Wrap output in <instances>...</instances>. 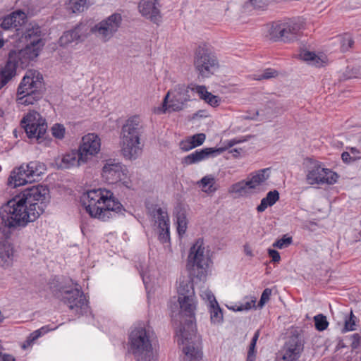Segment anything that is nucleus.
Here are the masks:
<instances>
[{
  "label": "nucleus",
  "instance_id": "423d86ee",
  "mask_svg": "<svg viewBox=\"0 0 361 361\" xmlns=\"http://www.w3.org/2000/svg\"><path fill=\"white\" fill-rule=\"evenodd\" d=\"M210 259L202 239L199 238L190 247L187 259L186 269L192 280L206 279Z\"/></svg>",
  "mask_w": 361,
  "mask_h": 361
},
{
  "label": "nucleus",
  "instance_id": "58836bf2",
  "mask_svg": "<svg viewBox=\"0 0 361 361\" xmlns=\"http://www.w3.org/2000/svg\"><path fill=\"white\" fill-rule=\"evenodd\" d=\"M278 75V71L272 68H267L260 73L255 75V79L257 80H268L275 78Z\"/></svg>",
  "mask_w": 361,
  "mask_h": 361
},
{
  "label": "nucleus",
  "instance_id": "2eb2a0df",
  "mask_svg": "<svg viewBox=\"0 0 361 361\" xmlns=\"http://www.w3.org/2000/svg\"><path fill=\"white\" fill-rule=\"evenodd\" d=\"M21 126L24 128L27 136L30 139L39 140L43 138L47 129L46 120L37 111H30L27 114L21 121Z\"/></svg>",
  "mask_w": 361,
  "mask_h": 361
},
{
  "label": "nucleus",
  "instance_id": "f257e3e1",
  "mask_svg": "<svg viewBox=\"0 0 361 361\" xmlns=\"http://www.w3.org/2000/svg\"><path fill=\"white\" fill-rule=\"evenodd\" d=\"M49 192L46 185L26 188L1 207L0 217L12 230L25 227L44 212Z\"/></svg>",
  "mask_w": 361,
  "mask_h": 361
},
{
  "label": "nucleus",
  "instance_id": "bf43d9fd",
  "mask_svg": "<svg viewBox=\"0 0 361 361\" xmlns=\"http://www.w3.org/2000/svg\"><path fill=\"white\" fill-rule=\"evenodd\" d=\"M341 159L343 161L345 164H350L351 162L355 161L354 160H353V157L348 152H343L341 154Z\"/></svg>",
  "mask_w": 361,
  "mask_h": 361
},
{
  "label": "nucleus",
  "instance_id": "aec40b11",
  "mask_svg": "<svg viewBox=\"0 0 361 361\" xmlns=\"http://www.w3.org/2000/svg\"><path fill=\"white\" fill-rule=\"evenodd\" d=\"M160 8L159 0H140L138 4L140 14L156 24L161 20Z\"/></svg>",
  "mask_w": 361,
  "mask_h": 361
},
{
  "label": "nucleus",
  "instance_id": "f704fd0d",
  "mask_svg": "<svg viewBox=\"0 0 361 361\" xmlns=\"http://www.w3.org/2000/svg\"><path fill=\"white\" fill-rule=\"evenodd\" d=\"M322 173V176H324L322 180H324V182H322V184L326 183L329 185H332L336 183L338 178V176L336 172L331 171V169L324 168V172Z\"/></svg>",
  "mask_w": 361,
  "mask_h": 361
},
{
  "label": "nucleus",
  "instance_id": "1a4fd4ad",
  "mask_svg": "<svg viewBox=\"0 0 361 361\" xmlns=\"http://www.w3.org/2000/svg\"><path fill=\"white\" fill-rule=\"evenodd\" d=\"M46 170L45 164L39 161L23 164L12 171L8 178V185L17 188L32 183L35 181Z\"/></svg>",
  "mask_w": 361,
  "mask_h": 361
},
{
  "label": "nucleus",
  "instance_id": "052dcab7",
  "mask_svg": "<svg viewBox=\"0 0 361 361\" xmlns=\"http://www.w3.org/2000/svg\"><path fill=\"white\" fill-rule=\"evenodd\" d=\"M56 329V327L51 328L49 325L44 326L40 329H37V331H40V337L46 334L47 333L54 331Z\"/></svg>",
  "mask_w": 361,
  "mask_h": 361
},
{
  "label": "nucleus",
  "instance_id": "c756f323",
  "mask_svg": "<svg viewBox=\"0 0 361 361\" xmlns=\"http://www.w3.org/2000/svg\"><path fill=\"white\" fill-rule=\"evenodd\" d=\"M274 104L272 102H269L264 109L257 111V114L258 116H264L265 119L267 120H271L276 117L278 114H280L286 111V109L281 105H279L275 107L274 112L270 113V111L272 110Z\"/></svg>",
  "mask_w": 361,
  "mask_h": 361
},
{
  "label": "nucleus",
  "instance_id": "f8f14e48",
  "mask_svg": "<svg viewBox=\"0 0 361 361\" xmlns=\"http://www.w3.org/2000/svg\"><path fill=\"white\" fill-rule=\"evenodd\" d=\"M122 21L121 15L114 13L92 26L90 32L102 42H107L118 31L122 25Z\"/></svg>",
  "mask_w": 361,
  "mask_h": 361
},
{
  "label": "nucleus",
  "instance_id": "13d9d810",
  "mask_svg": "<svg viewBox=\"0 0 361 361\" xmlns=\"http://www.w3.org/2000/svg\"><path fill=\"white\" fill-rule=\"evenodd\" d=\"M361 337L359 336L358 334H355L353 336V342L351 344V347L353 349H356L360 346Z\"/></svg>",
  "mask_w": 361,
  "mask_h": 361
},
{
  "label": "nucleus",
  "instance_id": "39448f33",
  "mask_svg": "<svg viewBox=\"0 0 361 361\" xmlns=\"http://www.w3.org/2000/svg\"><path fill=\"white\" fill-rule=\"evenodd\" d=\"M155 338L152 328L145 323H138L131 328L128 350L136 361H158V353L152 344Z\"/></svg>",
  "mask_w": 361,
  "mask_h": 361
},
{
  "label": "nucleus",
  "instance_id": "c85d7f7f",
  "mask_svg": "<svg viewBox=\"0 0 361 361\" xmlns=\"http://www.w3.org/2000/svg\"><path fill=\"white\" fill-rule=\"evenodd\" d=\"M279 192L276 190L268 192L266 197L262 198L260 204L257 207L256 209L258 212H263L268 207L273 206L279 200Z\"/></svg>",
  "mask_w": 361,
  "mask_h": 361
},
{
  "label": "nucleus",
  "instance_id": "7ed1b4c3",
  "mask_svg": "<svg viewBox=\"0 0 361 361\" xmlns=\"http://www.w3.org/2000/svg\"><path fill=\"white\" fill-rule=\"evenodd\" d=\"M22 39L26 43L23 52L11 51L4 67L0 69V90L16 75L20 56L29 54L28 58L32 60L39 55V51L44 44L42 39L41 27L35 23L28 25L22 35Z\"/></svg>",
  "mask_w": 361,
  "mask_h": 361
},
{
  "label": "nucleus",
  "instance_id": "c9c22d12",
  "mask_svg": "<svg viewBox=\"0 0 361 361\" xmlns=\"http://www.w3.org/2000/svg\"><path fill=\"white\" fill-rule=\"evenodd\" d=\"M314 326L317 330L322 331L325 330L329 325L326 316L319 314L314 317Z\"/></svg>",
  "mask_w": 361,
  "mask_h": 361
},
{
  "label": "nucleus",
  "instance_id": "3c124183",
  "mask_svg": "<svg viewBox=\"0 0 361 361\" xmlns=\"http://www.w3.org/2000/svg\"><path fill=\"white\" fill-rule=\"evenodd\" d=\"M256 302L255 299H252L250 301H247L244 304H241L240 305L238 306L236 309H233L235 311H244V310H249L252 307H255Z\"/></svg>",
  "mask_w": 361,
  "mask_h": 361
},
{
  "label": "nucleus",
  "instance_id": "9b49d317",
  "mask_svg": "<svg viewBox=\"0 0 361 361\" xmlns=\"http://www.w3.org/2000/svg\"><path fill=\"white\" fill-rule=\"evenodd\" d=\"M194 66L202 78H209L219 68V61L206 45H200L194 54Z\"/></svg>",
  "mask_w": 361,
  "mask_h": 361
},
{
  "label": "nucleus",
  "instance_id": "5701e85b",
  "mask_svg": "<svg viewBox=\"0 0 361 361\" xmlns=\"http://www.w3.org/2000/svg\"><path fill=\"white\" fill-rule=\"evenodd\" d=\"M86 162L87 161L80 155L79 150H73L63 155L59 163V167L61 169H68L79 166Z\"/></svg>",
  "mask_w": 361,
  "mask_h": 361
},
{
  "label": "nucleus",
  "instance_id": "0eeeda50",
  "mask_svg": "<svg viewBox=\"0 0 361 361\" xmlns=\"http://www.w3.org/2000/svg\"><path fill=\"white\" fill-rule=\"evenodd\" d=\"M43 86L42 75L37 71L28 70L18 87L20 103L30 105L39 100L43 96Z\"/></svg>",
  "mask_w": 361,
  "mask_h": 361
},
{
  "label": "nucleus",
  "instance_id": "e2e57ef3",
  "mask_svg": "<svg viewBox=\"0 0 361 361\" xmlns=\"http://www.w3.org/2000/svg\"><path fill=\"white\" fill-rule=\"evenodd\" d=\"M255 349H249L247 352V361H255Z\"/></svg>",
  "mask_w": 361,
  "mask_h": 361
},
{
  "label": "nucleus",
  "instance_id": "6e6552de",
  "mask_svg": "<svg viewBox=\"0 0 361 361\" xmlns=\"http://www.w3.org/2000/svg\"><path fill=\"white\" fill-rule=\"evenodd\" d=\"M50 288L53 295L67 305L75 314L82 315L87 312L88 302L78 284H75V288L68 289L56 283V286L51 284Z\"/></svg>",
  "mask_w": 361,
  "mask_h": 361
},
{
  "label": "nucleus",
  "instance_id": "e433bc0d",
  "mask_svg": "<svg viewBox=\"0 0 361 361\" xmlns=\"http://www.w3.org/2000/svg\"><path fill=\"white\" fill-rule=\"evenodd\" d=\"M248 180L240 181L235 184H233L231 187L230 192L238 195H243L247 192V188H248Z\"/></svg>",
  "mask_w": 361,
  "mask_h": 361
},
{
  "label": "nucleus",
  "instance_id": "ea45409f",
  "mask_svg": "<svg viewBox=\"0 0 361 361\" xmlns=\"http://www.w3.org/2000/svg\"><path fill=\"white\" fill-rule=\"evenodd\" d=\"M11 230L0 217V242L7 240L11 237Z\"/></svg>",
  "mask_w": 361,
  "mask_h": 361
},
{
  "label": "nucleus",
  "instance_id": "c03bdc74",
  "mask_svg": "<svg viewBox=\"0 0 361 361\" xmlns=\"http://www.w3.org/2000/svg\"><path fill=\"white\" fill-rule=\"evenodd\" d=\"M292 243V238L286 237L283 235V237L281 239L277 240L274 244L273 246L277 247L279 249H282L284 247H287Z\"/></svg>",
  "mask_w": 361,
  "mask_h": 361
},
{
  "label": "nucleus",
  "instance_id": "6ab92c4d",
  "mask_svg": "<svg viewBox=\"0 0 361 361\" xmlns=\"http://www.w3.org/2000/svg\"><path fill=\"white\" fill-rule=\"evenodd\" d=\"M100 138L94 133H89L82 138L78 150L80 155L87 161L92 156L96 155L100 151Z\"/></svg>",
  "mask_w": 361,
  "mask_h": 361
},
{
  "label": "nucleus",
  "instance_id": "338daca9",
  "mask_svg": "<svg viewBox=\"0 0 361 361\" xmlns=\"http://www.w3.org/2000/svg\"><path fill=\"white\" fill-rule=\"evenodd\" d=\"M233 142H234L235 145L236 144H238V143H240V142H243L241 140H240V139H237V138H234V139H233Z\"/></svg>",
  "mask_w": 361,
  "mask_h": 361
},
{
  "label": "nucleus",
  "instance_id": "473e14b6",
  "mask_svg": "<svg viewBox=\"0 0 361 361\" xmlns=\"http://www.w3.org/2000/svg\"><path fill=\"white\" fill-rule=\"evenodd\" d=\"M176 223H177V231L179 234V235H183L185 234L186 229H187V225H188V221L186 214L184 211L180 210L176 214Z\"/></svg>",
  "mask_w": 361,
  "mask_h": 361
},
{
  "label": "nucleus",
  "instance_id": "4be33fe9",
  "mask_svg": "<svg viewBox=\"0 0 361 361\" xmlns=\"http://www.w3.org/2000/svg\"><path fill=\"white\" fill-rule=\"evenodd\" d=\"M26 20V13L22 10L18 9L0 18V27L5 30L13 28L18 30V27L25 23Z\"/></svg>",
  "mask_w": 361,
  "mask_h": 361
},
{
  "label": "nucleus",
  "instance_id": "ddd939ff",
  "mask_svg": "<svg viewBox=\"0 0 361 361\" xmlns=\"http://www.w3.org/2000/svg\"><path fill=\"white\" fill-rule=\"evenodd\" d=\"M190 86L185 84L176 85L173 89L169 90L163 100L164 111L169 109L172 111H179L184 109L186 103L190 101L189 94Z\"/></svg>",
  "mask_w": 361,
  "mask_h": 361
},
{
  "label": "nucleus",
  "instance_id": "a211bd4d",
  "mask_svg": "<svg viewBox=\"0 0 361 361\" xmlns=\"http://www.w3.org/2000/svg\"><path fill=\"white\" fill-rule=\"evenodd\" d=\"M155 225L159 230L158 239L162 244L170 241L169 218L166 210L161 207L154 208L152 212Z\"/></svg>",
  "mask_w": 361,
  "mask_h": 361
},
{
  "label": "nucleus",
  "instance_id": "a19ab883",
  "mask_svg": "<svg viewBox=\"0 0 361 361\" xmlns=\"http://www.w3.org/2000/svg\"><path fill=\"white\" fill-rule=\"evenodd\" d=\"M300 58L307 62L312 63V64L319 63V58L313 52L304 51L300 54Z\"/></svg>",
  "mask_w": 361,
  "mask_h": 361
},
{
  "label": "nucleus",
  "instance_id": "6e6d98bb",
  "mask_svg": "<svg viewBox=\"0 0 361 361\" xmlns=\"http://www.w3.org/2000/svg\"><path fill=\"white\" fill-rule=\"evenodd\" d=\"M268 253L269 257L272 259V261L274 262H279L281 257L279 252L275 250L269 249Z\"/></svg>",
  "mask_w": 361,
  "mask_h": 361
},
{
  "label": "nucleus",
  "instance_id": "412c9836",
  "mask_svg": "<svg viewBox=\"0 0 361 361\" xmlns=\"http://www.w3.org/2000/svg\"><path fill=\"white\" fill-rule=\"evenodd\" d=\"M143 147L140 141L120 139L121 154L126 160L137 159L142 154Z\"/></svg>",
  "mask_w": 361,
  "mask_h": 361
},
{
  "label": "nucleus",
  "instance_id": "0e129e2a",
  "mask_svg": "<svg viewBox=\"0 0 361 361\" xmlns=\"http://www.w3.org/2000/svg\"><path fill=\"white\" fill-rule=\"evenodd\" d=\"M234 145H235V144H234L233 140H228L226 147H224V148H225V150H226L228 148H231Z\"/></svg>",
  "mask_w": 361,
  "mask_h": 361
},
{
  "label": "nucleus",
  "instance_id": "bb28decb",
  "mask_svg": "<svg viewBox=\"0 0 361 361\" xmlns=\"http://www.w3.org/2000/svg\"><path fill=\"white\" fill-rule=\"evenodd\" d=\"M270 177V169L266 168L258 170L255 173L252 174V177L248 180V188L255 189L258 185H262Z\"/></svg>",
  "mask_w": 361,
  "mask_h": 361
},
{
  "label": "nucleus",
  "instance_id": "cd10ccee",
  "mask_svg": "<svg viewBox=\"0 0 361 361\" xmlns=\"http://www.w3.org/2000/svg\"><path fill=\"white\" fill-rule=\"evenodd\" d=\"M322 172H324V167H322L319 164H315L311 167L306 176L308 183L310 185L322 184V182H324L322 180L324 178Z\"/></svg>",
  "mask_w": 361,
  "mask_h": 361
},
{
  "label": "nucleus",
  "instance_id": "a878e982",
  "mask_svg": "<svg viewBox=\"0 0 361 361\" xmlns=\"http://www.w3.org/2000/svg\"><path fill=\"white\" fill-rule=\"evenodd\" d=\"M13 247L8 240L0 242V265L8 267L13 258Z\"/></svg>",
  "mask_w": 361,
  "mask_h": 361
},
{
  "label": "nucleus",
  "instance_id": "774afa93",
  "mask_svg": "<svg viewBox=\"0 0 361 361\" xmlns=\"http://www.w3.org/2000/svg\"><path fill=\"white\" fill-rule=\"evenodd\" d=\"M245 253H246L247 255L252 256V253L251 250L245 249Z\"/></svg>",
  "mask_w": 361,
  "mask_h": 361
},
{
  "label": "nucleus",
  "instance_id": "680f3d73",
  "mask_svg": "<svg viewBox=\"0 0 361 361\" xmlns=\"http://www.w3.org/2000/svg\"><path fill=\"white\" fill-rule=\"evenodd\" d=\"M0 361H16V359L10 354H3L1 353Z\"/></svg>",
  "mask_w": 361,
  "mask_h": 361
},
{
  "label": "nucleus",
  "instance_id": "5fc2aeb1",
  "mask_svg": "<svg viewBox=\"0 0 361 361\" xmlns=\"http://www.w3.org/2000/svg\"><path fill=\"white\" fill-rule=\"evenodd\" d=\"M352 157H353V160H354L355 161L361 159V155H360V152L358 149H357L356 147H350L349 149V152H348Z\"/></svg>",
  "mask_w": 361,
  "mask_h": 361
},
{
  "label": "nucleus",
  "instance_id": "37998d69",
  "mask_svg": "<svg viewBox=\"0 0 361 361\" xmlns=\"http://www.w3.org/2000/svg\"><path fill=\"white\" fill-rule=\"evenodd\" d=\"M52 135L57 139H62L65 134V128L63 125L56 123L51 128Z\"/></svg>",
  "mask_w": 361,
  "mask_h": 361
},
{
  "label": "nucleus",
  "instance_id": "49530a36",
  "mask_svg": "<svg viewBox=\"0 0 361 361\" xmlns=\"http://www.w3.org/2000/svg\"><path fill=\"white\" fill-rule=\"evenodd\" d=\"M190 90L192 92H197L200 99L204 100V98L206 97V94L209 93V92L207 90V88L204 85H190Z\"/></svg>",
  "mask_w": 361,
  "mask_h": 361
},
{
  "label": "nucleus",
  "instance_id": "79ce46f5",
  "mask_svg": "<svg viewBox=\"0 0 361 361\" xmlns=\"http://www.w3.org/2000/svg\"><path fill=\"white\" fill-rule=\"evenodd\" d=\"M354 41L352 37L348 35H344L341 40V49L343 52L348 51L353 45Z\"/></svg>",
  "mask_w": 361,
  "mask_h": 361
},
{
  "label": "nucleus",
  "instance_id": "09e8293b",
  "mask_svg": "<svg viewBox=\"0 0 361 361\" xmlns=\"http://www.w3.org/2000/svg\"><path fill=\"white\" fill-rule=\"evenodd\" d=\"M204 101L211 105L212 106H216L219 104V97L209 92L204 98Z\"/></svg>",
  "mask_w": 361,
  "mask_h": 361
},
{
  "label": "nucleus",
  "instance_id": "393cba45",
  "mask_svg": "<svg viewBox=\"0 0 361 361\" xmlns=\"http://www.w3.org/2000/svg\"><path fill=\"white\" fill-rule=\"evenodd\" d=\"M82 24L77 25L73 29L63 32L62 36L59 38V44L61 47H66L69 44L79 40L82 34Z\"/></svg>",
  "mask_w": 361,
  "mask_h": 361
},
{
  "label": "nucleus",
  "instance_id": "603ef678",
  "mask_svg": "<svg viewBox=\"0 0 361 361\" xmlns=\"http://www.w3.org/2000/svg\"><path fill=\"white\" fill-rule=\"evenodd\" d=\"M180 149L183 151L188 152L193 148H195V145L192 143L190 138L186 140L181 141L180 143Z\"/></svg>",
  "mask_w": 361,
  "mask_h": 361
},
{
  "label": "nucleus",
  "instance_id": "9d476101",
  "mask_svg": "<svg viewBox=\"0 0 361 361\" xmlns=\"http://www.w3.org/2000/svg\"><path fill=\"white\" fill-rule=\"evenodd\" d=\"M303 27V21L300 18L288 19L271 26L270 39L275 42H293L298 39Z\"/></svg>",
  "mask_w": 361,
  "mask_h": 361
},
{
  "label": "nucleus",
  "instance_id": "a18cd8bd",
  "mask_svg": "<svg viewBox=\"0 0 361 361\" xmlns=\"http://www.w3.org/2000/svg\"><path fill=\"white\" fill-rule=\"evenodd\" d=\"M272 290L271 288H265L261 295L260 300L258 302L257 307L262 308L264 305L270 300V296L271 295Z\"/></svg>",
  "mask_w": 361,
  "mask_h": 361
},
{
  "label": "nucleus",
  "instance_id": "4c0bfd02",
  "mask_svg": "<svg viewBox=\"0 0 361 361\" xmlns=\"http://www.w3.org/2000/svg\"><path fill=\"white\" fill-rule=\"evenodd\" d=\"M200 156L199 150H195L192 153L185 156L182 161V164L185 165H192L200 162Z\"/></svg>",
  "mask_w": 361,
  "mask_h": 361
},
{
  "label": "nucleus",
  "instance_id": "b1692460",
  "mask_svg": "<svg viewBox=\"0 0 361 361\" xmlns=\"http://www.w3.org/2000/svg\"><path fill=\"white\" fill-rule=\"evenodd\" d=\"M206 295L209 302V313L211 322L214 324H219L222 323V310L219 307L214 295L210 291L207 292Z\"/></svg>",
  "mask_w": 361,
  "mask_h": 361
},
{
  "label": "nucleus",
  "instance_id": "4d7b16f0",
  "mask_svg": "<svg viewBox=\"0 0 361 361\" xmlns=\"http://www.w3.org/2000/svg\"><path fill=\"white\" fill-rule=\"evenodd\" d=\"M259 335H260V331L259 330H257L255 334H254V336L251 340V342H250V346H249V349H255V347H256V343H257V341L259 337Z\"/></svg>",
  "mask_w": 361,
  "mask_h": 361
},
{
  "label": "nucleus",
  "instance_id": "8fccbe9b",
  "mask_svg": "<svg viewBox=\"0 0 361 361\" xmlns=\"http://www.w3.org/2000/svg\"><path fill=\"white\" fill-rule=\"evenodd\" d=\"M355 319L356 317L353 315V312L351 311L350 317L348 319H345V329L346 331L355 330Z\"/></svg>",
  "mask_w": 361,
  "mask_h": 361
},
{
  "label": "nucleus",
  "instance_id": "20e7f679",
  "mask_svg": "<svg viewBox=\"0 0 361 361\" xmlns=\"http://www.w3.org/2000/svg\"><path fill=\"white\" fill-rule=\"evenodd\" d=\"M82 202L91 217L103 221L125 210L114 193L106 189L99 188L87 191L83 195Z\"/></svg>",
  "mask_w": 361,
  "mask_h": 361
},
{
  "label": "nucleus",
  "instance_id": "f3484780",
  "mask_svg": "<svg viewBox=\"0 0 361 361\" xmlns=\"http://www.w3.org/2000/svg\"><path fill=\"white\" fill-rule=\"evenodd\" d=\"M144 133L145 127L140 118L133 116L127 119L122 126L120 139L141 142Z\"/></svg>",
  "mask_w": 361,
  "mask_h": 361
},
{
  "label": "nucleus",
  "instance_id": "de8ad7c7",
  "mask_svg": "<svg viewBox=\"0 0 361 361\" xmlns=\"http://www.w3.org/2000/svg\"><path fill=\"white\" fill-rule=\"evenodd\" d=\"M206 138V135L204 133H198L195 134L193 136L190 137L195 147L200 146L203 144Z\"/></svg>",
  "mask_w": 361,
  "mask_h": 361
},
{
  "label": "nucleus",
  "instance_id": "2f4dec72",
  "mask_svg": "<svg viewBox=\"0 0 361 361\" xmlns=\"http://www.w3.org/2000/svg\"><path fill=\"white\" fill-rule=\"evenodd\" d=\"M201 161L206 160L210 157H215L225 151V148H212L207 147L198 149Z\"/></svg>",
  "mask_w": 361,
  "mask_h": 361
},
{
  "label": "nucleus",
  "instance_id": "dca6fc26",
  "mask_svg": "<svg viewBox=\"0 0 361 361\" xmlns=\"http://www.w3.org/2000/svg\"><path fill=\"white\" fill-rule=\"evenodd\" d=\"M304 345L302 334L298 330L293 329L287 337L279 356L290 361H298L304 350Z\"/></svg>",
  "mask_w": 361,
  "mask_h": 361
},
{
  "label": "nucleus",
  "instance_id": "f03ea898",
  "mask_svg": "<svg viewBox=\"0 0 361 361\" xmlns=\"http://www.w3.org/2000/svg\"><path fill=\"white\" fill-rule=\"evenodd\" d=\"M178 294L181 314L187 317L180 329L181 344L184 345L183 361H199L202 353L200 337L196 333V300L192 283L188 280L180 281Z\"/></svg>",
  "mask_w": 361,
  "mask_h": 361
},
{
  "label": "nucleus",
  "instance_id": "4468645a",
  "mask_svg": "<svg viewBox=\"0 0 361 361\" xmlns=\"http://www.w3.org/2000/svg\"><path fill=\"white\" fill-rule=\"evenodd\" d=\"M102 177L109 184L121 182L128 188V170L126 165L116 159H108L102 167Z\"/></svg>",
  "mask_w": 361,
  "mask_h": 361
},
{
  "label": "nucleus",
  "instance_id": "69168bd1",
  "mask_svg": "<svg viewBox=\"0 0 361 361\" xmlns=\"http://www.w3.org/2000/svg\"><path fill=\"white\" fill-rule=\"evenodd\" d=\"M241 150L242 149L240 148H235L231 150V153H233V156L237 157L238 154H240Z\"/></svg>",
  "mask_w": 361,
  "mask_h": 361
},
{
  "label": "nucleus",
  "instance_id": "7c9ffc66",
  "mask_svg": "<svg viewBox=\"0 0 361 361\" xmlns=\"http://www.w3.org/2000/svg\"><path fill=\"white\" fill-rule=\"evenodd\" d=\"M92 4L90 0H70L68 8L74 13H82Z\"/></svg>",
  "mask_w": 361,
  "mask_h": 361
},
{
  "label": "nucleus",
  "instance_id": "72a5a7b5",
  "mask_svg": "<svg viewBox=\"0 0 361 361\" xmlns=\"http://www.w3.org/2000/svg\"><path fill=\"white\" fill-rule=\"evenodd\" d=\"M200 186L206 192H213L216 190L215 185V179L212 176H206L203 177L199 182Z\"/></svg>",
  "mask_w": 361,
  "mask_h": 361
},
{
  "label": "nucleus",
  "instance_id": "864d4df0",
  "mask_svg": "<svg viewBox=\"0 0 361 361\" xmlns=\"http://www.w3.org/2000/svg\"><path fill=\"white\" fill-rule=\"evenodd\" d=\"M39 338H40V331L35 330L29 335L27 339V343L30 345Z\"/></svg>",
  "mask_w": 361,
  "mask_h": 361
}]
</instances>
